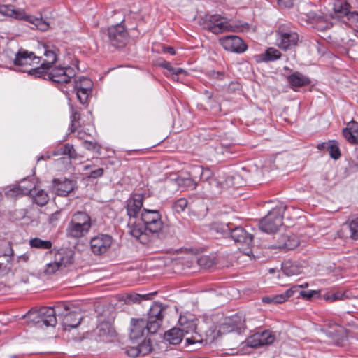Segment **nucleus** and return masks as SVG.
<instances>
[{"label":"nucleus","instance_id":"1","mask_svg":"<svg viewBox=\"0 0 358 358\" xmlns=\"http://www.w3.org/2000/svg\"><path fill=\"white\" fill-rule=\"evenodd\" d=\"M166 306L159 302H155L150 306L147 319H131L130 338L138 341L148 334H153L160 328Z\"/></svg>","mask_w":358,"mask_h":358},{"label":"nucleus","instance_id":"2","mask_svg":"<svg viewBox=\"0 0 358 358\" xmlns=\"http://www.w3.org/2000/svg\"><path fill=\"white\" fill-rule=\"evenodd\" d=\"M92 227L90 216L85 212L77 211L71 216L66 228V236L69 238L78 240L85 236Z\"/></svg>","mask_w":358,"mask_h":358},{"label":"nucleus","instance_id":"3","mask_svg":"<svg viewBox=\"0 0 358 358\" xmlns=\"http://www.w3.org/2000/svg\"><path fill=\"white\" fill-rule=\"evenodd\" d=\"M62 309L68 310L69 306L66 302H59L54 308L43 307L33 315L32 320L39 327H55L57 324L56 315L59 317L62 314Z\"/></svg>","mask_w":358,"mask_h":358},{"label":"nucleus","instance_id":"4","mask_svg":"<svg viewBox=\"0 0 358 358\" xmlns=\"http://www.w3.org/2000/svg\"><path fill=\"white\" fill-rule=\"evenodd\" d=\"M200 180L203 189L215 195L220 194L225 186L229 185L228 178H225L223 173L215 176L209 169L202 170Z\"/></svg>","mask_w":358,"mask_h":358},{"label":"nucleus","instance_id":"5","mask_svg":"<svg viewBox=\"0 0 358 358\" xmlns=\"http://www.w3.org/2000/svg\"><path fill=\"white\" fill-rule=\"evenodd\" d=\"M141 220L145 226L147 232L155 241L162 237L164 222L159 210L143 208L141 212Z\"/></svg>","mask_w":358,"mask_h":358},{"label":"nucleus","instance_id":"6","mask_svg":"<svg viewBox=\"0 0 358 358\" xmlns=\"http://www.w3.org/2000/svg\"><path fill=\"white\" fill-rule=\"evenodd\" d=\"M286 206L280 203L270 210L259 222V229L266 233H275L282 224L283 213Z\"/></svg>","mask_w":358,"mask_h":358},{"label":"nucleus","instance_id":"7","mask_svg":"<svg viewBox=\"0 0 358 358\" xmlns=\"http://www.w3.org/2000/svg\"><path fill=\"white\" fill-rule=\"evenodd\" d=\"M41 58L34 55L33 52H29L25 49L20 48L15 54L13 64L17 66L18 70L22 72H26L30 76L36 78V75L32 72L41 63Z\"/></svg>","mask_w":358,"mask_h":358},{"label":"nucleus","instance_id":"8","mask_svg":"<svg viewBox=\"0 0 358 358\" xmlns=\"http://www.w3.org/2000/svg\"><path fill=\"white\" fill-rule=\"evenodd\" d=\"M73 255L74 252L69 248L58 250L55 253L54 260L45 266L43 274L45 275H53L57 271L71 264L73 262Z\"/></svg>","mask_w":358,"mask_h":358},{"label":"nucleus","instance_id":"9","mask_svg":"<svg viewBox=\"0 0 358 358\" xmlns=\"http://www.w3.org/2000/svg\"><path fill=\"white\" fill-rule=\"evenodd\" d=\"M0 13L17 20H24L34 24L41 31H46L49 26L48 24L42 22L41 19L27 15L24 10L20 8L15 9L12 6H3L1 7Z\"/></svg>","mask_w":358,"mask_h":358},{"label":"nucleus","instance_id":"10","mask_svg":"<svg viewBox=\"0 0 358 358\" xmlns=\"http://www.w3.org/2000/svg\"><path fill=\"white\" fill-rule=\"evenodd\" d=\"M76 75L75 70L71 67L51 66L43 73L41 78L57 83H67Z\"/></svg>","mask_w":358,"mask_h":358},{"label":"nucleus","instance_id":"11","mask_svg":"<svg viewBox=\"0 0 358 358\" xmlns=\"http://www.w3.org/2000/svg\"><path fill=\"white\" fill-rule=\"evenodd\" d=\"M44 56L45 59L39 66L32 70V72L36 75V77H42L43 73L45 72L46 69L53 66L57 61L59 50L55 45H44Z\"/></svg>","mask_w":358,"mask_h":358},{"label":"nucleus","instance_id":"12","mask_svg":"<svg viewBox=\"0 0 358 358\" xmlns=\"http://www.w3.org/2000/svg\"><path fill=\"white\" fill-rule=\"evenodd\" d=\"M276 33V44L280 48L287 50L297 44L298 34L288 29L285 25L280 26Z\"/></svg>","mask_w":358,"mask_h":358},{"label":"nucleus","instance_id":"13","mask_svg":"<svg viewBox=\"0 0 358 358\" xmlns=\"http://www.w3.org/2000/svg\"><path fill=\"white\" fill-rule=\"evenodd\" d=\"M275 340V335L269 330L258 331L248 336L245 343L252 348H258L272 344Z\"/></svg>","mask_w":358,"mask_h":358},{"label":"nucleus","instance_id":"14","mask_svg":"<svg viewBox=\"0 0 358 358\" xmlns=\"http://www.w3.org/2000/svg\"><path fill=\"white\" fill-rule=\"evenodd\" d=\"M206 28L215 34L234 31L233 26L230 24L228 19L220 15L209 16L206 22Z\"/></svg>","mask_w":358,"mask_h":358},{"label":"nucleus","instance_id":"15","mask_svg":"<svg viewBox=\"0 0 358 358\" xmlns=\"http://www.w3.org/2000/svg\"><path fill=\"white\" fill-rule=\"evenodd\" d=\"M107 35L110 43L117 48L124 46L128 39L127 32L122 24L110 27Z\"/></svg>","mask_w":358,"mask_h":358},{"label":"nucleus","instance_id":"16","mask_svg":"<svg viewBox=\"0 0 358 358\" xmlns=\"http://www.w3.org/2000/svg\"><path fill=\"white\" fill-rule=\"evenodd\" d=\"M219 43L227 51L238 54L244 52L248 48L242 38L235 35H228L220 38Z\"/></svg>","mask_w":358,"mask_h":358},{"label":"nucleus","instance_id":"17","mask_svg":"<svg viewBox=\"0 0 358 358\" xmlns=\"http://www.w3.org/2000/svg\"><path fill=\"white\" fill-rule=\"evenodd\" d=\"M128 228L129 234L136 238L142 244L147 245L155 242L151 235L147 232L144 224H142L140 222H132V220H129Z\"/></svg>","mask_w":358,"mask_h":358},{"label":"nucleus","instance_id":"18","mask_svg":"<svg viewBox=\"0 0 358 358\" xmlns=\"http://www.w3.org/2000/svg\"><path fill=\"white\" fill-rule=\"evenodd\" d=\"M66 303L69 306L68 310L62 309V314L59 317L64 330L76 328L82 320L81 313L76 310H71L70 305Z\"/></svg>","mask_w":358,"mask_h":358},{"label":"nucleus","instance_id":"19","mask_svg":"<svg viewBox=\"0 0 358 358\" xmlns=\"http://www.w3.org/2000/svg\"><path fill=\"white\" fill-rule=\"evenodd\" d=\"M35 189L34 185L29 180L24 179L18 184H14L7 187L5 194L7 196L13 197L23 195H30Z\"/></svg>","mask_w":358,"mask_h":358},{"label":"nucleus","instance_id":"20","mask_svg":"<svg viewBox=\"0 0 358 358\" xmlns=\"http://www.w3.org/2000/svg\"><path fill=\"white\" fill-rule=\"evenodd\" d=\"M113 238L108 234H99L90 241L92 251L95 255L105 253L111 246Z\"/></svg>","mask_w":358,"mask_h":358},{"label":"nucleus","instance_id":"21","mask_svg":"<svg viewBox=\"0 0 358 358\" xmlns=\"http://www.w3.org/2000/svg\"><path fill=\"white\" fill-rule=\"evenodd\" d=\"M143 196L142 194H134L127 201V214L129 220L137 217L143 207Z\"/></svg>","mask_w":358,"mask_h":358},{"label":"nucleus","instance_id":"22","mask_svg":"<svg viewBox=\"0 0 358 358\" xmlns=\"http://www.w3.org/2000/svg\"><path fill=\"white\" fill-rule=\"evenodd\" d=\"M97 341L110 342L116 336V332L109 322H101L96 328Z\"/></svg>","mask_w":358,"mask_h":358},{"label":"nucleus","instance_id":"23","mask_svg":"<svg viewBox=\"0 0 358 358\" xmlns=\"http://www.w3.org/2000/svg\"><path fill=\"white\" fill-rule=\"evenodd\" d=\"M76 182L73 180L64 178L63 180L54 179V190L59 196H66L69 193L73 191L76 187Z\"/></svg>","mask_w":358,"mask_h":358},{"label":"nucleus","instance_id":"24","mask_svg":"<svg viewBox=\"0 0 358 358\" xmlns=\"http://www.w3.org/2000/svg\"><path fill=\"white\" fill-rule=\"evenodd\" d=\"M229 236L235 243H239L250 247L252 243L253 236L241 227H232Z\"/></svg>","mask_w":358,"mask_h":358},{"label":"nucleus","instance_id":"25","mask_svg":"<svg viewBox=\"0 0 358 358\" xmlns=\"http://www.w3.org/2000/svg\"><path fill=\"white\" fill-rule=\"evenodd\" d=\"M197 319L193 315L180 316L179 318V323L181 326L180 329L182 330V333L189 336L194 331L197 329Z\"/></svg>","mask_w":358,"mask_h":358},{"label":"nucleus","instance_id":"26","mask_svg":"<svg viewBox=\"0 0 358 358\" xmlns=\"http://www.w3.org/2000/svg\"><path fill=\"white\" fill-rule=\"evenodd\" d=\"M185 340L188 344L199 343L203 345H208L212 341L206 334H202L199 328L187 336Z\"/></svg>","mask_w":358,"mask_h":358},{"label":"nucleus","instance_id":"27","mask_svg":"<svg viewBox=\"0 0 358 358\" xmlns=\"http://www.w3.org/2000/svg\"><path fill=\"white\" fill-rule=\"evenodd\" d=\"M245 322V316L243 314L238 313L230 318L227 324L232 327L231 331H235L238 334H241L246 328Z\"/></svg>","mask_w":358,"mask_h":358},{"label":"nucleus","instance_id":"28","mask_svg":"<svg viewBox=\"0 0 358 358\" xmlns=\"http://www.w3.org/2000/svg\"><path fill=\"white\" fill-rule=\"evenodd\" d=\"M184 334L180 328H172L164 334V340L172 345L179 344Z\"/></svg>","mask_w":358,"mask_h":358},{"label":"nucleus","instance_id":"29","mask_svg":"<svg viewBox=\"0 0 358 358\" xmlns=\"http://www.w3.org/2000/svg\"><path fill=\"white\" fill-rule=\"evenodd\" d=\"M29 196L31 198L32 202L40 206L46 205L49 201L48 193L43 189H36L35 188Z\"/></svg>","mask_w":358,"mask_h":358},{"label":"nucleus","instance_id":"30","mask_svg":"<svg viewBox=\"0 0 358 358\" xmlns=\"http://www.w3.org/2000/svg\"><path fill=\"white\" fill-rule=\"evenodd\" d=\"M288 82L293 87H302L310 83V79L299 72H294L287 78Z\"/></svg>","mask_w":358,"mask_h":358},{"label":"nucleus","instance_id":"31","mask_svg":"<svg viewBox=\"0 0 358 358\" xmlns=\"http://www.w3.org/2000/svg\"><path fill=\"white\" fill-rule=\"evenodd\" d=\"M282 270L287 276L297 275L302 273V267L298 264L290 261L282 263Z\"/></svg>","mask_w":358,"mask_h":358},{"label":"nucleus","instance_id":"32","mask_svg":"<svg viewBox=\"0 0 358 358\" xmlns=\"http://www.w3.org/2000/svg\"><path fill=\"white\" fill-rule=\"evenodd\" d=\"M232 227L231 223L214 222L211 224L210 230L214 234L225 237L229 236Z\"/></svg>","mask_w":358,"mask_h":358},{"label":"nucleus","instance_id":"33","mask_svg":"<svg viewBox=\"0 0 358 358\" xmlns=\"http://www.w3.org/2000/svg\"><path fill=\"white\" fill-rule=\"evenodd\" d=\"M281 56L280 51L274 48H268L264 54L259 55L260 58L257 61L268 62L274 61L279 59Z\"/></svg>","mask_w":358,"mask_h":358},{"label":"nucleus","instance_id":"34","mask_svg":"<svg viewBox=\"0 0 358 358\" xmlns=\"http://www.w3.org/2000/svg\"><path fill=\"white\" fill-rule=\"evenodd\" d=\"M299 286H292L285 293L273 296L274 303H282L286 301L289 297L294 296L296 291L299 290Z\"/></svg>","mask_w":358,"mask_h":358},{"label":"nucleus","instance_id":"35","mask_svg":"<svg viewBox=\"0 0 358 358\" xmlns=\"http://www.w3.org/2000/svg\"><path fill=\"white\" fill-rule=\"evenodd\" d=\"M282 239L284 243L282 245H279V247L286 250H294L299 245V241L295 236H288L284 235L282 236Z\"/></svg>","mask_w":358,"mask_h":358},{"label":"nucleus","instance_id":"36","mask_svg":"<svg viewBox=\"0 0 358 358\" xmlns=\"http://www.w3.org/2000/svg\"><path fill=\"white\" fill-rule=\"evenodd\" d=\"M92 86L93 84L92 80L87 77L82 76L75 80V89H81L83 90L92 91Z\"/></svg>","mask_w":358,"mask_h":358},{"label":"nucleus","instance_id":"37","mask_svg":"<svg viewBox=\"0 0 358 358\" xmlns=\"http://www.w3.org/2000/svg\"><path fill=\"white\" fill-rule=\"evenodd\" d=\"M334 10L336 17L338 18H341L343 17H347L350 11L348 8V4L346 3H343L341 2H338L334 4Z\"/></svg>","mask_w":358,"mask_h":358},{"label":"nucleus","instance_id":"38","mask_svg":"<svg viewBox=\"0 0 358 358\" xmlns=\"http://www.w3.org/2000/svg\"><path fill=\"white\" fill-rule=\"evenodd\" d=\"M29 245L32 248L39 249H50L52 248V243L50 241L48 240L44 241L39 238H34L30 239Z\"/></svg>","mask_w":358,"mask_h":358},{"label":"nucleus","instance_id":"39","mask_svg":"<svg viewBox=\"0 0 358 358\" xmlns=\"http://www.w3.org/2000/svg\"><path fill=\"white\" fill-rule=\"evenodd\" d=\"M197 264L201 268H208L216 264V259L208 255H202L197 259Z\"/></svg>","mask_w":358,"mask_h":358},{"label":"nucleus","instance_id":"40","mask_svg":"<svg viewBox=\"0 0 358 358\" xmlns=\"http://www.w3.org/2000/svg\"><path fill=\"white\" fill-rule=\"evenodd\" d=\"M153 295H155L154 293L145 294V295H141V294H136V293L129 294L127 296L125 301L127 303H136V302L140 301L141 299H145V300L151 299L152 296Z\"/></svg>","mask_w":358,"mask_h":358},{"label":"nucleus","instance_id":"41","mask_svg":"<svg viewBox=\"0 0 358 358\" xmlns=\"http://www.w3.org/2000/svg\"><path fill=\"white\" fill-rule=\"evenodd\" d=\"M140 352L142 355H145L152 351V346L151 345L150 339H145L141 343L138 345Z\"/></svg>","mask_w":358,"mask_h":358},{"label":"nucleus","instance_id":"42","mask_svg":"<svg viewBox=\"0 0 358 358\" xmlns=\"http://www.w3.org/2000/svg\"><path fill=\"white\" fill-rule=\"evenodd\" d=\"M188 204L187 200L185 198L178 199L173 205V209L175 212L180 213L185 210Z\"/></svg>","mask_w":358,"mask_h":358},{"label":"nucleus","instance_id":"43","mask_svg":"<svg viewBox=\"0 0 358 358\" xmlns=\"http://www.w3.org/2000/svg\"><path fill=\"white\" fill-rule=\"evenodd\" d=\"M327 151L329 152V154L331 156V157L334 159H338L341 156L338 144L335 141H332V143H331Z\"/></svg>","mask_w":358,"mask_h":358},{"label":"nucleus","instance_id":"44","mask_svg":"<svg viewBox=\"0 0 358 358\" xmlns=\"http://www.w3.org/2000/svg\"><path fill=\"white\" fill-rule=\"evenodd\" d=\"M350 231V237L353 239H358V218L353 220L347 225Z\"/></svg>","mask_w":358,"mask_h":358},{"label":"nucleus","instance_id":"45","mask_svg":"<svg viewBox=\"0 0 358 358\" xmlns=\"http://www.w3.org/2000/svg\"><path fill=\"white\" fill-rule=\"evenodd\" d=\"M180 186L186 187L189 189H194L196 187V182L190 178H179L178 180Z\"/></svg>","mask_w":358,"mask_h":358},{"label":"nucleus","instance_id":"46","mask_svg":"<svg viewBox=\"0 0 358 358\" xmlns=\"http://www.w3.org/2000/svg\"><path fill=\"white\" fill-rule=\"evenodd\" d=\"M343 134L345 138L351 143H357L358 142V135L352 133V131H349L347 129H343Z\"/></svg>","mask_w":358,"mask_h":358},{"label":"nucleus","instance_id":"47","mask_svg":"<svg viewBox=\"0 0 358 358\" xmlns=\"http://www.w3.org/2000/svg\"><path fill=\"white\" fill-rule=\"evenodd\" d=\"M76 90V94L78 99L82 104H84L87 102L88 96L91 91L90 90H83L81 89H75Z\"/></svg>","mask_w":358,"mask_h":358},{"label":"nucleus","instance_id":"48","mask_svg":"<svg viewBox=\"0 0 358 358\" xmlns=\"http://www.w3.org/2000/svg\"><path fill=\"white\" fill-rule=\"evenodd\" d=\"M80 118V114L77 111H73L71 116V125H70V130L71 132L73 133L76 131L77 129V124L76 123L79 121Z\"/></svg>","mask_w":358,"mask_h":358},{"label":"nucleus","instance_id":"49","mask_svg":"<svg viewBox=\"0 0 358 358\" xmlns=\"http://www.w3.org/2000/svg\"><path fill=\"white\" fill-rule=\"evenodd\" d=\"M65 155H68L70 159L76 158L77 153L73 145L69 143L65 144Z\"/></svg>","mask_w":358,"mask_h":358},{"label":"nucleus","instance_id":"50","mask_svg":"<svg viewBox=\"0 0 358 358\" xmlns=\"http://www.w3.org/2000/svg\"><path fill=\"white\" fill-rule=\"evenodd\" d=\"M344 296H345V294L343 293L336 292V293H334V294L328 296L326 298V300L329 301H335L337 300H341V299H343Z\"/></svg>","mask_w":358,"mask_h":358},{"label":"nucleus","instance_id":"51","mask_svg":"<svg viewBox=\"0 0 358 358\" xmlns=\"http://www.w3.org/2000/svg\"><path fill=\"white\" fill-rule=\"evenodd\" d=\"M345 129L352 131L355 135H358V123L355 121L350 122Z\"/></svg>","mask_w":358,"mask_h":358},{"label":"nucleus","instance_id":"52","mask_svg":"<svg viewBox=\"0 0 358 358\" xmlns=\"http://www.w3.org/2000/svg\"><path fill=\"white\" fill-rule=\"evenodd\" d=\"M299 295L305 299H311L315 294H317V292L315 290H309V291H299Z\"/></svg>","mask_w":358,"mask_h":358},{"label":"nucleus","instance_id":"53","mask_svg":"<svg viewBox=\"0 0 358 358\" xmlns=\"http://www.w3.org/2000/svg\"><path fill=\"white\" fill-rule=\"evenodd\" d=\"M83 147L85 148H86V149H87L89 150H95L97 148L96 143H95L94 141H87V140H85L83 142Z\"/></svg>","mask_w":358,"mask_h":358},{"label":"nucleus","instance_id":"54","mask_svg":"<svg viewBox=\"0 0 358 358\" xmlns=\"http://www.w3.org/2000/svg\"><path fill=\"white\" fill-rule=\"evenodd\" d=\"M103 169L99 168L90 173V178H96L101 177L103 174Z\"/></svg>","mask_w":358,"mask_h":358},{"label":"nucleus","instance_id":"55","mask_svg":"<svg viewBox=\"0 0 358 358\" xmlns=\"http://www.w3.org/2000/svg\"><path fill=\"white\" fill-rule=\"evenodd\" d=\"M127 353L129 356L135 357L139 355H141L138 347H133L127 350Z\"/></svg>","mask_w":358,"mask_h":358},{"label":"nucleus","instance_id":"56","mask_svg":"<svg viewBox=\"0 0 358 358\" xmlns=\"http://www.w3.org/2000/svg\"><path fill=\"white\" fill-rule=\"evenodd\" d=\"M347 19L352 22H358V12H350L348 15Z\"/></svg>","mask_w":358,"mask_h":358},{"label":"nucleus","instance_id":"57","mask_svg":"<svg viewBox=\"0 0 358 358\" xmlns=\"http://www.w3.org/2000/svg\"><path fill=\"white\" fill-rule=\"evenodd\" d=\"M60 213L57 211L52 214L49 217V222L52 224H55L59 219Z\"/></svg>","mask_w":358,"mask_h":358},{"label":"nucleus","instance_id":"58","mask_svg":"<svg viewBox=\"0 0 358 358\" xmlns=\"http://www.w3.org/2000/svg\"><path fill=\"white\" fill-rule=\"evenodd\" d=\"M65 145H62L56 148L53 152L52 155L54 156H59V155H65Z\"/></svg>","mask_w":358,"mask_h":358},{"label":"nucleus","instance_id":"59","mask_svg":"<svg viewBox=\"0 0 358 358\" xmlns=\"http://www.w3.org/2000/svg\"><path fill=\"white\" fill-rule=\"evenodd\" d=\"M331 143H332V141H329L328 142H324L317 145V148L320 150H326L327 151L329 148Z\"/></svg>","mask_w":358,"mask_h":358},{"label":"nucleus","instance_id":"60","mask_svg":"<svg viewBox=\"0 0 358 358\" xmlns=\"http://www.w3.org/2000/svg\"><path fill=\"white\" fill-rule=\"evenodd\" d=\"M160 66L166 69L171 75L172 71H173V67L169 62L164 61L160 64Z\"/></svg>","mask_w":358,"mask_h":358},{"label":"nucleus","instance_id":"61","mask_svg":"<svg viewBox=\"0 0 358 358\" xmlns=\"http://www.w3.org/2000/svg\"><path fill=\"white\" fill-rule=\"evenodd\" d=\"M210 75L212 78L217 80H222L224 77V74L222 72L219 71H212Z\"/></svg>","mask_w":358,"mask_h":358},{"label":"nucleus","instance_id":"62","mask_svg":"<svg viewBox=\"0 0 358 358\" xmlns=\"http://www.w3.org/2000/svg\"><path fill=\"white\" fill-rule=\"evenodd\" d=\"M300 13L301 15H306L308 19H311V20H314L315 17V13L313 11H310V12H308V13H305L302 8H300Z\"/></svg>","mask_w":358,"mask_h":358},{"label":"nucleus","instance_id":"63","mask_svg":"<svg viewBox=\"0 0 358 358\" xmlns=\"http://www.w3.org/2000/svg\"><path fill=\"white\" fill-rule=\"evenodd\" d=\"M185 71L181 68H175L173 67V71H172L171 76H179L180 75L184 73Z\"/></svg>","mask_w":358,"mask_h":358},{"label":"nucleus","instance_id":"64","mask_svg":"<svg viewBox=\"0 0 358 358\" xmlns=\"http://www.w3.org/2000/svg\"><path fill=\"white\" fill-rule=\"evenodd\" d=\"M278 4L285 6L286 7H290L293 4L294 0H277Z\"/></svg>","mask_w":358,"mask_h":358}]
</instances>
